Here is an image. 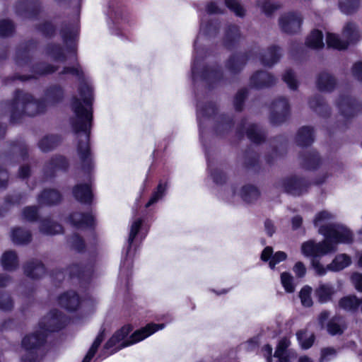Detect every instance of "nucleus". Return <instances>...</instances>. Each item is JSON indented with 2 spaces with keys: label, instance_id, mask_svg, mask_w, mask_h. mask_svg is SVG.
Masks as SVG:
<instances>
[{
  "label": "nucleus",
  "instance_id": "1",
  "mask_svg": "<svg viewBox=\"0 0 362 362\" xmlns=\"http://www.w3.org/2000/svg\"><path fill=\"white\" fill-rule=\"evenodd\" d=\"M80 98H74L71 108L74 112L72 126L79 139L78 153L82 162L80 176L88 182L78 184L73 189L75 198L82 203L90 202L93 194L90 185L93 163L90 153L88 141L92 122V90L88 83L79 88Z\"/></svg>",
  "mask_w": 362,
  "mask_h": 362
},
{
  "label": "nucleus",
  "instance_id": "2",
  "mask_svg": "<svg viewBox=\"0 0 362 362\" xmlns=\"http://www.w3.org/2000/svg\"><path fill=\"white\" fill-rule=\"evenodd\" d=\"M66 319L58 310L50 311L40 322V334L25 337L22 341V349L25 351L21 362H34L35 350L45 341L47 332H54L65 325Z\"/></svg>",
  "mask_w": 362,
  "mask_h": 362
},
{
  "label": "nucleus",
  "instance_id": "3",
  "mask_svg": "<svg viewBox=\"0 0 362 362\" xmlns=\"http://www.w3.org/2000/svg\"><path fill=\"white\" fill-rule=\"evenodd\" d=\"M163 328V324H148L144 327L135 331L129 339H125L131 329L129 327H123L105 344L103 349L104 357L111 355L124 347L139 342Z\"/></svg>",
  "mask_w": 362,
  "mask_h": 362
},
{
  "label": "nucleus",
  "instance_id": "4",
  "mask_svg": "<svg viewBox=\"0 0 362 362\" xmlns=\"http://www.w3.org/2000/svg\"><path fill=\"white\" fill-rule=\"evenodd\" d=\"M334 216L332 213L323 210L315 214L313 223L318 233L324 235L325 239L337 245L351 243L352 233L346 226L334 223Z\"/></svg>",
  "mask_w": 362,
  "mask_h": 362
},
{
  "label": "nucleus",
  "instance_id": "5",
  "mask_svg": "<svg viewBox=\"0 0 362 362\" xmlns=\"http://www.w3.org/2000/svg\"><path fill=\"white\" fill-rule=\"evenodd\" d=\"M44 108V102L35 100L30 94L21 90L15 93L9 107L12 119L23 115L35 116L42 112Z\"/></svg>",
  "mask_w": 362,
  "mask_h": 362
},
{
  "label": "nucleus",
  "instance_id": "6",
  "mask_svg": "<svg viewBox=\"0 0 362 362\" xmlns=\"http://www.w3.org/2000/svg\"><path fill=\"white\" fill-rule=\"evenodd\" d=\"M343 40H341L337 35L329 33L327 34L326 42L329 47L337 49H346L348 45L359 37V33L355 23L349 22L346 23L342 31Z\"/></svg>",
  "mask_w": 362,
  "mask_h": 362
},
{
  "label": "nucleus",
  "instance_id": "7",
  "mask_svg": "<svg viewBox=\"0 0 362 362\" xmlns=\"http://www.w3.org/2000/svg\"><path fill=\"white\" fill-rule=\"evenodd\" d=\"M337 250V245L325 238L320 243L313 240L304 242L301 245V252L307 257L318 259V257L334 252Z\"/></svg>",
  "mask_w": 362,
  "mask_h": 362
},
{
  "label": "nucleus",
  "instance_id": "8",
  "mask_svg": "<svg viewBox=\"0 0 362 362\" xmlns=\"http://www.w3.org/2000/svg\"><path fill=\"white\" fill-rule=\"evenodd\" d=\"M351 263V257L346 254H339L335 256L331 263L325 267L319 259L311 262L312 267L318 276H325L327 272H339L348 267Z\"/></svg>",
  "mask_w": 362,
  "mask_h": 362
},
{
  "label": "nucleus",
  "instance_id": "9",
  "mask_svg": "<svg viewBox=\"0 0 362 362\" xmlns=\"http://www.w3.org/2000/svg\"><path fill=\"white\" fill-rule=\"evenodd\" d=\"M192 73L194 79L200 77L204 80H217L221 78L222 75L218 69H209L202 66L201 61L197 57H194L193 61Z\"/></svg>",
  "mask_w": 362,
  "mask_h": 362
},
{
  "label": "nucleus",
  "instance_id": "10",
  "mask_svg": "<svg viewBox=\"0 0 362 362\" xmlns=\"http://www.w3.org/2000/svg\"><path fill=\"white\" fill-rule=\"evenodd\" d=\"M301 23L302 18L298 13H286L279 18V25L281 30L288 33L297 32L300 29Z\"/></svg>",
  "mask_w": 362,
  "mask_h": 362
},
{
  "label": "nucleus",
  "instance_id": "11",
  "mask_svg": "<svg viewBox=\"0 0 362 362\" xmlns=\"http://www.w3.org/2000/svg\"><path fill=\"white\" fill-rule=\"evenodd\" d=\"M308 184L303 179L292 177L282 182V188L288 194L294 196L300 195L307 189Z\"/></svg>",
  "mask_w": 362,
  "mask_h": 362
},
{
  "label": "nucleus",
  "instance_id": "12",
  "mask_svg": "<svg viewBox=\"0 0 362 362\" xmlns=\"http://www.w3.org/2000/svg\"><path fill=\"white\" fill-rule=\"evenodd\" d=\"M337 293L334 286L329 283H320L315 290V296L320 303L332 301Z\"/></svg>",
  "mask_w": 362,
  "mask_h": 362
},
{
  "label": "nucleus",
  "instance_id": "13",
  "mask_svg": "<svg viewBox=\"0 0 362 362\" xmlns=\"http://www.w3.org/2000/svg\"><path fill=\"white\" fill-rule=\"evenodd\" d=\"M289 107L284 98H281L273 104V112L271 121L274 124H279L284 121L288 114Z\"/></svg>",
  "mask_w": 362,
  "mask_h": 362
},
{
  "label": "nucleus",
  "instance_id": "14",
  "mask_svg": "<svg viewBox=\"0 0 362 362\" xmlns=\"http://www.w3.org/2000/svg\"><path fill=\"white\" fill-rule=\"evenodd\" d=\"M286 257L284 252L279 251L273 254V249L271 247H266L261 255V259L264 262L269 261L271 269H274L276 264L285 260Z\"/></svg>",
  "mask_w": 362,
  "mask_h": 362
},
{
  "label": "nucleus",
  "instance_id": "15",
  "mask_svg": "<svg viewBox=\"0 0 362 362\" xmlns=\"http://www.w3.org/2000/svg\"><path fill=\"white\" fill-rule=\"evenodd\" d=\"M59 304L67 310H75L80 304V300L74 291H69L59 296Z\"/></svg>",
  "mask_w": 362,
  "mask_h": 362
},
{
  "label": "nucleus",
  "instance_id": "16",
  "mask_svg": "<svg viewBox=\"0 0 362 362\" xmlns=\"http://www.w3.org/2000/svg\"><path fill=\"white\" fill-rule=\"evenodd\" d=\"M274 82L275 78L265 71L257 72L250 79L251 85L257 88L269 86Z\"/></svg>",
  "mask_w": 362,
  "mask_h": 362
},
{
  "label": "nucleus",
  "instance_id": "17",
  "mask_svg": "<svg viewBox=\"0 0 362 362\" xmlns=\"http://www.w3.org/2000/svg\"><path fill=\"white\" fill-rule=\"evenodd\" d=\"M70 223L77 228H82L88 226H91L93 223L94 218L92 214H82L80 213H75L70 216Z\"/></svg>",
  "mask_w": 362,
  "mask_h": 362
},
{
  "label": "nucleus",
  "instance_id": "18",
  "mask_svg": "<svg viewBox=\"0 0 362 362\" xmlns=\"http://www.w3.org/2000/svg\"><path fill=\"white\" fill-rule=\"evenodd\" d=\"M45 269L40 262L33 261L28 263L24 267L25 275L31 279H35L42 277Z\"/></svg>",
  "mask_w": 362,
  "mask_h": 362
},
{
  "label": "nucleus",
  "instance_id": "19",
  "mask_svg": "<svg viewBox=\"0 0 362 362\" xmlns=\"http://www.w3.org/2000/svg\"><path fill=\"white\" fill-rule=\"evenodd\" d=\"M1 264L4 269L15 270L18 266L17 255L13 251H6L1 257Z\"/></svg>",
  "mask_w": 362,
  "mask_h": 362
},
{
  "label": "nucleus",
  "instance_id": "20",
  "mask_svg": "<svg viewBox=\"0 0 362 362\" xmlns=\"http://www.w3.org/2000/svg\"><path fill=\"white\" fill-rule=\"evenodd\" d=\"M361 301L356 296H346L341 298L338 303V306L347 311H354L361 305Z\"/></svg>",
  "mask_w": 362,
  "mask_h": 362
},
{
  "label": "nucleus",
  "instance_id": "21",
  "mask_svg": "<svg viewBox=\"0 0 362 362\" xmlns=\"http://www.w3.org/2000/svg\"><path fill=\"white\" fill-rule=\"evenodd\" d=\"M317 86L322 91H330L335 86V80L328 73H322L318 76Z\"/></svg>",
  "mask_w": 362,
  "mask_h": 362
},
{
  "label": "nucleus",
  "instance_id": "22",
  "mask_svg": "<svg viewBox=\"0 0 362 362\" xmlns=\"http://www.w3.org/2000/svg\"><path fill=\"white\" fill-rule=\"evenodd\" d=\"M238 195L243 199V201L251 203L257 199L259 193L255 187L252 185H247L241 188V189L238 192Z\"/></svg>",
  "mask_w": 362,
  "mask_h": 362
},
{
  "label": "nucleus",
  "instance_id": "23",
  "mask_svg": "<svg viewBox=\"0 0 362 362\" xmlns=\"http://www.w3.org/2000/svg\"><path fill=\"white\" fill-rule=\"evenodd\" d=\"M280 49L277 47H271L264 53L262 59V63L264 66H272L281 57Z\"/></svg>",
  "mask_w": 362,
  "mask_h": 362
},
{
  "label": "nucleus",
  "instance_id": "24",
  "mask_svg": "<svg viewBox=\"0 0 362 362\" xmlns=\"http://www.w3.org/2000/svg\"><path fill=\"white\" fill-rule=\"evenodd\" d=\"M313 141V129L308 127H304L299 129L297 136L296 142L299 146H308Z\"/></svg>",
  "mask_w": 362,
  "mask_h": 362
},
{
  "label": "nucleus",
  "instance_id": "25",
  "mask_svg": "<svg viewBox=\"0 0 362 362\" xmlns=\"http://www.w3.org/2000/svg\"><path fill=\"white\" fill-rule=\"evenodd\" d=\"M11 236L12 241L17 245L25 244L31 239L30 231L20 228L13 229Z\"/></svg>",
  "mask_w": 362,
  "mask_h": 362
},
{
  "label": "nucleus",
  "instance_id": "26",
  "mask_svg": "<svg viewBox=\"0 0 362 362\" xmlns=\"http://www.w3.org/2000/svg\"><path fill=\"white\" fill-rule=\"evenodd\" d=\"M61 199L60 194L54 189L45 190L38 197V202L41 204H53L57 203Z\"/></svg>",
  "mask_w": 362,
  "mask_h": 362
},
{
  "label": "nucleus",
  "instance_id": "27",
  "mask_svg": "<svg viewBox=\"0 0 362 362\" xmlns=\"http://www.w3.org/2000/svg\"><path fill=\"white\" fill-rule=\"evenodd\" d=\"M344 329V322L342 318L339 317L332 318L327 325V332L332 335L340 334Z\"/></svg>",
  "mask_w": 362,
  "mask_h": 362
},
{
  "label": "nucleus",
  "instance_id": "28",
  "mask_svg": "<svg viewBox=\"0 0 362 362\" xmlns=\"http://www.w3.org/2000/svg\"><path fill=\"white\" fill-rule=\"evenodd\" d=\"M40 230L44 234L54 235L61 233L62 227L49 219H45L42 221Z\"/></svg>",
  "mask_w": 362,
  "mask_h": 362
},
{
  "label": "nucleus",
  "instance_id": "29",
  "mask_svg": "<svg viewBox=\"0 0 362 362\" xmlns=\"http://www.w3.org/2000/svg\"><path fill=\"white\" fill-rule=\"evenodd\" d=\"M306 45L313 49L322 48L324 46L322 32L313 30L306 40Z\"/></svg>",
  "mask_w": 362,
  "mask_h": 362
},
{
  "label": "nucleus",
  "instance_id": "30",
  "mask_svg": "<svg viewBox=\"0 0 362 362\" xmlns=\"http://www.w3.org/2000/svg\"><path fill=\"white\" fill-rule=\"evenodd\" d=\"M338 106L341 113L345 116L350 117L354 115L356 106L349 98H343L338 103Z\"/></svg>",
  "mask_w": 362,
  "mask_h": 362
},
{
  "label": "nucleus",
  "instance_id": "31",
  "mask_svg": "<svg viewBox=\"0 0 362 362\" xmlns=\"http://www.w3.org/2000/svg\"><path fill=\"white\" fill-rule=\"evenodd\" d=\"M296 335L303 349H307L312 346L315 340V335L313 333L308 332L307 330H300Z\"/></svg>",
  "mask_w": 362,
  "mask_h": 362
},
{
  "label": "nucleus",
  "instance_id": "32",
  "mask_svg": "<svg viewBox=\"0 0 362 362\" xmlns=\"http://www.w3.org/2000/svg\"><path fill=\"white\" fill-rule=\"evenodd\" d=\"M359 0H341L339 2V8L345 14H352L359 8Z\"/></svg>",
  "mask_w": 362,
  "mask_h": 362
},
{
  "label": "nucleus",
  "instance_id": "33",
  "mask_svg": "<svg viewBox=\"0 0 362 362\" xmlns=\"http://www.w3.org/2000/svg\"><path fill=\"white\" fill-rule=\"evenodd\" d=\"M58 137L54 135H51L42 138L40 141L38 146L41 151L47 152L54 148L58 144Z\"/></svg>",
  "mask_w": 362,
  "mask_h": 362
},
{
  "label": "nucleus",
  "instance_id": "34",
  "mask_svg": "<svg viewBox=\"0 0 362 362\" xmlns=\"http://www.w3.org/2000/svg\"><path fill=\"white\" fill-rule=\"evenodd\" d=\"M104 337V331L100 332L82 362H90L91 361L93 357L95 356L101 342L103 341Z\"/></svg>",
  "mask_w": 362,
  "mask_h": 362
},
{
  "label": "nucleus",
  "instance_id": "35",
  "mask_svg": "<svg viewBox=\"0 0 362 362\" xmlns=\"http://www.w3.org/2000/svg\"><path fill=\"white\" fill-rule=\"evenodd\" d=\"M247 136L254 143H260L264 138L263 132L257 125L250 124L247 128Z\"/></svg>",
  "mask_w": 362,
  "mask_h": 362
},
{
  "label": "nucleus",
  "instance_id": "36",
  "mask_svg": "<svg viewBox=\"0 0 362 362\" xmlns=\"http://www.w3.org/2000/svg\"><path fill=\"white\" fill-rule=\"evenodd\" d=\"M244 64V57L243 56H235L228 60L227 68L230 72L235 73L240 70Z\"/></svg>",
  "mask_w": 362,
  "mask_h": 362
},
{
  "label": "nucleus",
  "instance_id": "37",
  "mask_svg": "<svg viewBox=\"0 0 362 362\" xmlns=\"http://www.w3.org/2000/svg\"><path fill=\"white\" fill-rule=\"evenodd\" d=\"M281 283L286 292L293 293L295 291L293 277L291 274L283 272L281 274Z\"/></svg>",
  "mask_w": 362,
  "mask_h": 362
},
{
  "label": "nucleus",
  "instance_id": "38",
  "mask_svg": "<svg viewBox=\"0 0 362 362\" xmlns=\"http://www.w3.org/2000/svg\"><path fill=\"white\" fill-rule=\"evenodd\" d=\"M166 189L167 186L165 184L160 183L158 185L156 190L153 193L149 201L146 204V207L150 206L160 199L164 196Z\"/></svg>",
  "mask_w": 362,
  "mask_h": 362
},
{
  "label": "nucleus",
  "instance_id": "39",
  "mask_svg": "<svg viewBox=\"0 0 362 362\" xmlns=\"http://www.w3.org/2000/svg\"><path fill=\"white\" fill-rule=\"evenodd\" d=\"M312 288L308 286H304L300 291V298L303 306L310 307L313 305L311 298Z\"/></svg>",
  "mask_w": 362,
  "mask_h": 362
},
{
  "label": "nucleus",
  "instance_id": "40",
  "mask_svg": "<svg viewBox=\"0 0 362 362\" xmlns=\"http://www.w3.org/2000/svg\"><path fill=\"white\" fill-rule=\"evenodd\" d=\"M290 341L286 338L281 339L278 344L274 356H283L288 354V353H295L294 351L287 350V348L290 346Z\"/></svg>",
  "mask_w": 362,
  "mask_h": 362
},
{
  "label": "nucleus",
  "instance_id": "41",
  "mask_svg": "<svg viewBox=\"0 0 362 362\" xmlns=\"http://www.w3.org/2000/svg\"><path fill=\"white\" fill-rule=\"evenodd\" d=\"M337 349L332 347L324 348L321 350L319 362H329L333 360L337 356Z\"/></svg>",
  "mask_w": 362,
  "mask_h": 362
},
{
  "label": "nucleus",
  "instance_id": "42",
  "mask_svg": "<svg viewBox=\"0 0 362 362\" xmlns=\"http://www.w3.org/2000/svg\"><path fill=\"white\" fill-rule=\"evenodd\" d=\"M226 5L236 16L242 17L245 15V9L237 0H226Z\"/></svg>",
  "mask_w": 362,
  "mask_h": 362
},
{
  "label": "nucleus",
  "instance_id": "43",
  "mask_svg": "<svg viewBox=\"0 0 362 362\" xmlns=\"http://www.w3.org/2000/svg\"><path fill=\"white\" fill-rule=\"evenodd\" d=\"M141 224H142V221L139 218H137L132 222V223L131 225L129 236L128 238V243H129V246L133 243L136 235L137 234H139V232L141 227Z\"/></svg>",
  "mask_w": 362,
  "mask_h": 362
},
{
  "label": "nucleus",
  "instance_id": "44",
  "mask_svg": "<svg viewBox=\"0 0 362 362\" xmlns=\"http://www.w3.org/2000/svg\"><path fill=\"white\" fill-rule=\"evenodd\" d=\"M13 25L11 21L8 20L0 21V35L8 36L13 31Z\"/></svg>",
  "mask_w": 362,
  "mask_h": 362
},
{
  "label": "nucleus",
  "instance_id": "45",
  "mask_svg": "<svg viewBox=\"0 0 362 362\" xmlns=\"http://www.w3.org/2000/svg\"><path fill=\"white\" fill-rule=\"evenodd\" d=\"M13 308V301L11 297L4 293H0V310H8Z\"/></svg>",
  "mask_w": 362,
  "mask_h": 362
},
{
  "label": "nucleus",
  "instance_id": "46",
  "mask_svg": "<svg viewBox=\"0 0 362 362\" xmlns=\"http://www.w3.org/2000/svg\"><path fill=\"white\" fill-rule=\"evenodd\" d=\"M69 243L73 249L78 252H81L84 248V243L81 238L78 235H74L69 239Z\"/></svg>",
  "mask_w": 362,
  "mask_h": 362
},
{
  "label": "nucleus",
  "instance_id": "47",
  "mask_svg": "<svg viewBox=\"0 0 362 362\" xmlns=\"http://www.w3.org/2000/svg\"><path fill=\"white\" fill-rule=\"evenodd\" d=\"M284 81L287 83L291 89L297 88V81L295 78L293 73L291 70H287L284 75Z\"/></svg>",
  "mask_w": 362,
  "mask_h": 362
},
{
  "label": "nucleus",
  "instance_id": "48",
  "mask_svg": "<svg viewBox=\"0 0 362 362\" xmlns=\"http://www.w3.org/2000/svg\"><path fill=\"white\" fill-rule=\"evenodd\" d=\"M24 219L32 221L37 217V209L34 206L26 207L23 212Z\"/></svg>",
  "mask_w": 362,
  "mask_h": 362
},
{
  "label": "nucleus",
  "instance_id": "49",
  "mask_svg": "<svg viewBox=\"0 0 362 362\" xmlns=\"http://www.w3.org/2000/svg\"><path fill=\"white\" fill-rule=\"evenodd\" d=\"M245 96H246V90H240L237 93V95L235 98V100H234V105L237 110H240L241 109L242 105L243 103Z\"/></svg>",
  "mask_w": 362,
  "mask_h": 362
},
{
  "label": "nucleus",
  "instance_id": "50",
  "mask_svg": "<svg viewBox=\"0 0 362 362\" xmlns=\"http://www.w3.org/2000/svg\"><path fill=\"white\" fill-rule=\"evenodd\" d=\"M77 35V30H70L69 28H66L62 31V37L66 43L68 42L69 40L72 41L75 39Z\"/></svg>",
  "mask_w": 362,
  "mask_h": 362
},
{
  "label": "nucleus",
  "instance_id": "51",
  "mask_svg": "<svg viewBox=\"0 0 362 362\" xmlns=\"http://www.w3.org/2000/svg\"><path fill=\"white\" fill-rule=\"evenodd\" d=\"M52 168H66L67 163L65 158L62 156L54 158L51 163Z\"/></svg>",
  "mask_w": 362,
  "mask_h": 362
},
{
  "label": "nucleus",
  "instance_id": "52",
  "mask_svg": "<svg viewBox=\"0 0 362 362\" xmlns=\"http://www.w3.org/2000/svg\"><path fill=\"white\" fill-rule=\"evenodd\" d=\"M296 275L299 277H303L306 273V268L305 264L301 262H298L295 264L293 269Z\"/></svg>",
  "mask_w": 362,
  "mask_h": 362
},
{
  "label": "nucleus",
  "instance_id": "53",
  "mask_svg": "<svg viewBox=\"0 0 362 362\" xmlns=\"http://www.w3.org/2000/svg\"><path fill=\"white\" fill-rule=\"evenodd\" d=\"M309 104L310 107L315 110L318 113H321V108H323L325 106L323 101L319 97H317L311 100Z\"/></svg>",
  "mask_w": 362,
  "mask_h": 362
},
{
  "label": "nucleus",
  "instance_id": "54",
  "mask_svg": "<svg viewBox=\"0 0 362 362\" xmlns=\"http://www.w3.org/2000/svg\"><path fill=\"white\" fill-rule=\"evenodd\" d=\"M352 74L356 79L362 82V62H358L354 64Z\"/></svg>",
  "mask_w": 362,
  "mask_h": 362
},
{
  "label": "nucleus",
  "instance_id": "55",
  "mask_svg": "<svg viewBox=\"0 0 362 362\" xmlns=\"http://www.w3.org/2000/svg\"><path fill=\"white\" fill-rule=\"evenodd\" d=\"M49 54L52 56V57L57 60L60 61L64 60L65 59L62 48L58 46H54L52 47V49L49 51Z\"/></svg>",
  "mask_w": 362,
  "mask_h": 362
},
{
  "label": "nucleus",
  "instance_id": "56",
  "mask_svg": "<svg viewBox=\"0 0 362 362\" xmlns=\"http://www.w3.org/2000/svg\"><path fill=\"white\" fill-rule=\"evenodd\" d=\"M62 91L59 88H54L52 90H50L47 95V99L54 102L55 100H59L62 96Z\"/></svg>",
  "mask_w": 362,
  "mask_h": 362
},
{
  "label": "nucleus",
  "instance_id": "57",
  "mask_svg": "<svg viewBox=\"0 0 362 362\" xmlns=\"http://www.w3.org/2000/svg\"><path fill=\"white\" fill-rule=\"evenodd\" d=\"M351 281L355 286V288L362 292V274L355 273L351 276Z\"/></svg>",
  "mask_w": 362,
  "mask_h": 362
},
{
  "label": "nucleus",
  "instance_id": "58",
  "mask_svg": "<svg viewBox=\"0 0 362 362\" xmlns=\"http://www.w3.org/2000/svg\"><path fill=\"white\" fill-rule=\"evenodd\" d=\"M64 74H71L81 77L83 74V71L78 65L74 66L71 68L67 67L64 69Z\"/></svg>",
  "mask_w": 362,
  "mask_h": 362
},
{
  "label": "nucleus",
  "instance_id": "59",
  "mask_svg": "<svg viewBox=\"0 0 362 362\" xmlns=\"http://www.w3.org/2000/svg\"><path fill=\"white\" fill-rule=\"evenodd\" d=\"M214 112V108L211 106H209L206 107L205 109H201L199 107H197V119L199 120V122H200V120L202 117H204L205 116H207L210 115V112Z\"/></svg>",
  "mask_w": 362,
  "mask_h": 362
},
{
  "label": "nucleus",
  "instance_id": "60",
  "mask_svg": "<svg viewBox=\"0 0 362 362\" xmlns=\"http://www.w3.org/2000/svg\"><path fill=\"white\" fill-rule=\"evenodd\" d=\"M206 11L209 14H216L222 12L221 9L215 2H210L207 4Z\"/></svg>",
  "mask_w": 362,
  "mask_h": 362
},
{
  "label": "nucleus",
  "instance_id": "61",
  "mask_svg": "<svg viewBox=\"0 0 362 362\" xmlns=\"http://www.w3.org/2000/svg\"><path fill=\"white\" fill-rule=\"evenodd\" d=\"M296 353H288L283 356H274L278 358V362H292L296 358Z\"/></svg>",
  "mask_w": 362,
  "mask_h": 362
},
{
  "label": "nucleus",
  "instance_id": "62",
  "mask_svg": "<svg viewBox=\"0 0 362 362\" xmlns=\"http://www.w3.org/2000/svg\"><path fill=\"white\" fill-rule=\"evenodd\" d=\"M226 35L228 38L235 39L239 35V30L238 27L235 25L230 27Z\"/></svg>",
  "mask_w": 362,
  "mask_h": 362
},
{
  "label": "nucleus",
  "instance_id": "63",
  "mask_svg": "<svg viewBox=\"0 0 362 362\" xmlns=\"http://www.w3.org/2000/svg\"><path fill=\"white\" fill-rule=\"evenodd\" d=\"M264 356L267 358V362H272V347L270 345H265L262 348Z\"/></svg>",
  "mask_w": 362,
  "mask_h": 362
},
{
  "label": "nucleus",
  "instance_id": "64",
  "mask_svg": "<svg viewBox=\"0 0 362 362\" xmlns=\"http://www.w3.org/2000/svg\"><path fill=\"white\" fill-rule=\"evenodd\" d=\"M277 8V6L274 5L269 2H266L263 6H262L263 11L267 14H269L273 10H275Z\"/></svg>",
  "mask_w": 362,
  "mask_h": 362
}]
</instances>
